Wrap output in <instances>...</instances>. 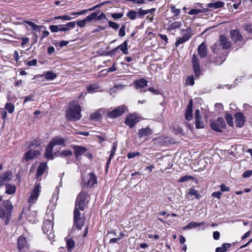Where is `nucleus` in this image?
Returning <instances> with one entry per match:
<instances>
[{"mask_svg":"<svg viewBox=\"0 0 252 252\" xmlns=\"http://www.w3.org/2000/svg\"><path fill=\"white\" fill-rule=\"evenodd\" d=\"M67 251L72 252L74 250L75 245V242L72 238H65Z\"/></svg>","mask_w":252,"mask_h":252,"instance_id":"4be33fe9","label":"nucleus"},{"mask_svg":"<svg viewBox=\"0 0 252 252\" xmlns=\"http://www.w3.org/2000/svg\"><path fill=\"white\" fill-rule=\"evenodd\" d=\"M243 108L246 111H250L252 109V107L247 103H244L243 105Z\"/></svg>","mask_w":252,"mask_h":252,"instance_id":"774afa93","label":"nucleus"},{"mask_svg":"<svg viewBox=\"0 0 252 252\" xmlns=\"http://www.w3.org/2000/svg\"><path fill=\"white\" fill-rule=\"evenodd\" d=\"M186 84L191 86H192L194 84L193 76H190L188 77L186 80Z\"/></svg>","mask_w":252,"mask_h":252,"instance_id":"3c124183","label":"nucleus"},{"mask_svg":"<svg viewBox=\"0 0 252 252\" xmlns=\"http://www.w3.org/2000/svg\"><path fill=\"white\" fill-rule=\"evenodd\" d=\"M123 15V13H114L112 14L111 16L114 19H118L121 18Z\"/></svg>","mask_w":252,"mask_h":252,"instance_id":"864d4df0","label":"nucleus"},{"mask_svg":"<svg viewBox=\"0 0 252 252\" xmlns=\"http://www.w3.org/2000/svg\"><path fill=\"white\" fill-rule=\"evenodd\" d=\"M126 26L125 25H123L120 29L119 32V35L121 37H123L125 35V29H126Z\"/></svg>","mask_w":252,"mask_h":252,"instance_id":"8fccbe9b","label":"nucleus"},{"mask_svg":"<svg viewBox=\"0 0 252 252\" xmlns=\"http://www.w3.org/2000/svg\"><path fill=\"white\" fill-rule=\"evenodd\" d=\"M193 179V177L189 175H185L182 177L180 180L178 181L179 182L183 183L186 182L189 180H191Z\"/></svg>","mask_w":252,"mask_h":252,"instance_id":"a18cd8bd","label":"nucleus"},{"mask_svg":"<svg viewBox=\"0 0 252 252\" xmlns=\"http://www.w3.org/2000/svg\"><path fill=\"white\" fill-rule=\"evenodd\" d=\"M41 187L39 184H36L32 191L31 192L30 197L28 199V202L31 204L35 203L39 195Z\"/></svg>","mask_w":252,"mask_h":252,"instance_id":"6e6552de","label":"nucleus"},{"mask_svg":"<svg viewBox=\"0 0 252 252\" xmlns=\"http://www.w3.org/2000/svg\"><path fill=\"white\" fill-rule=\"evenodd\" d=\"M126 110V107L125 105H122L115 108L112 111H108L106 115L109 118H116L122 115Z\"/></svg>","mask_w":252,"mask_h":252,"instance_id":"0eeeda50","label":"nucleus"},{"mask_svg":"<svg viewBox=\"0 0 252 252\" xmlns=\"http://www.w3.org/2000/svg\"><path fill=\"white\" fill-rule=\"evenodd\" d=\"M53 230V222L49 220H45L42 225V230L44 233L48 236L49 240H52L54 237Z\"/></svg>","mask_w":252,"mask_h":252,"instance_id":"39448f33","label":"nucleus"},{"mask_svg":"<svg viewBox=\"0 0 252 252\" xmlns=\"http://www.w3.org/2000/svg\"><path fill=\"white\" fill-rule=\"evenodd\" d=\"M101 117V114L98 112H96L93 114H91L90 116V119L95 121H99Z\"/></svg>","mask_w":252,"mask_h":252,"instance_id":"f704fd0d","label":"nucleus"},{"mask_svg":"<svg viewBox=\"0 0 252 252\" xmlns=\"http://www.w3.org/2000/svg\"><path fill=\"white\" fill-rule=\"evenodd\" d=\"M90 195L85 191H81L78 194L75 202L77 210L84 211L89 201Z\"/></svg>","mask_w":252,"mask_h":252,"instance_id":"7ed1b4c3","label":"nucleus"},{"mask_svg":"<svg viewBox=\"0 0 252 252\" xmlns=\"http://www.w3.org/2000/svg\"><path fill=\"white\" fill-rule=\"evenodd\" d=\"M202 10L200 9H192L189 12V15H197L200 13H201Z\"/></svg>","mask_w":252,"mask_h":252,"instance_id":"09e8293b","label":"nucleus"},{"mask_svg":"<svg viewBox=\"0 0 252 252\" xmlns=\"http://www.w3.org/2000/svg\"><path fill=\"white\" fill-rule=\"evenodd\" d=\"M87 22V21L86 20V18H85L82 20L78 21L77 22L76 24L80 28H83L86 26Z\"/></svg>","mask_w":252,"mask_h":252,"instance_id":"603ef678","label":"nucleus"},{"mask_svg":"<svg viewBox=\"0 0 252 252\" xmlns=\"http://www.w3.org/2000/svg\"><path fill=\"white\" fill-rule=\"evenodd\" d=\"M188 193L189 195H194L196 199L200 198V195L198 193L197 191L194 189H190Z\"/></svg>","mask_w":252,"mask_h":252,"instance_id":"58836bf2","label":"nucleus"},{"mask_svg":"<svg viewBox=\"0 0 252 252\" xmlns=\"http://www.w3.org/2000/svg\"><path fill=\"white\" fill-rule=\"evenodd\" d=\"M222 193L220 191L214 192L212 193V195L213 197L220 199Z\"/></svg>","mask_w":252,"mask_h":252,"instance_id":"338daca9","label":"nucleus"},{"mask_svg":"<svg viewBox=\"0 0 252 252\" xmlns=\"http://www.w3.org/2000/svg\"><path fill=\"white\" fill-rule=\"evenodd\" d=\"M230 36L233 42L239 45L244 44L245 41L238 30H233L230 32Z\"/></svg>","mask_w":252,"mask_h":252,"instance_id":"9d476101","label":"nucleus"},{"mask_svg":"<svg viewBox=\"0 0 252 252\" xmlns=\"http://www.w3.org/2000/svg\"><path fill=\"white\" fill-rule=\"evenodd\" d=\"M41 76H44L46 79L50 80L55 79L57 76L56 73L51 71L45 72L44 74Z\"/></svg>","mask_w":252,"mask_h":252,"instance_id":"c756f323","label":"nucleus"},{"mask_svg":"<svg viewBox=\"0 0 252 252\" xmlns=\"http://www.w3.org/2000/svg\"><path fill=\"white\" fill-rule=\"evenodd\" d=\"M140 121L139 117L136 114L129 115L126 119L125 123L130 128H132Z\"/></svg>","mask_w":252,"mask_h":252,"instance_id":"9b49d317","label":"nucleus"},{"mask_svg":"<svg viewBox=\"0 0 252 252\" xmlns=\"http://www.w3.org/2000/svg\"><path fill=\"white\" fill-rule=\"evenodd\" d=\"M191 61L195 77H198L200 74V63L195 54L193 55Z\"/></svg>","mask_w":252,"mask_h":252,"instance_id":"f8f14e48","label":"nucleus"},{"mask_svg":"<svg viewBox=\"0 0 252 252\" xmlns=\"http://www.w3.org/2000/svg\"><path fill=\"white\" fill-rule=\"evenodd\" d=\"M47 166L46 163L42 162L40 164L37 168L36 175L37 177L38 178L42 176L43 174L47 170Z\"/></svg>","mask_w":252,"mask_h":252,"instance_id":"5701e85b","label":"nucleus"},{"mask_svg":"<svg viewBox=\"0 0 252 252\" xmlns=\"http://www.w3.org/2000/svg\"><path fill=\"white\" fill-rule=\"evenodd\" d=\"M204 224V222H195V221H191L189 222L188 225L185 226L183 227V229L184 230L186 229H190L196 227L197 226L202 225Z\"/></svg>","mask_w":252,"mask_h":252,"instance_id":"cd10ccee","label":"nucleus"},{"mask_svg":"<svg viewBox=\"0 0 252 252\" xmlns=\"http://www.w3.org/2000/svg\"><path fill=\"white\" fill-rule=\"evenodd\" d=\"M97 183V178L93 172L85 173L82 175V184L85 187H91Z\"/></svg>","mask_w":252,"mask_h":252,"instance_id":"20e7f679","label":"nucleus"},{"mask_svg":"<svg viewBox=\"0 0 252 252\" xmlns=\"http://www.w3.org/2000/svg\"><path fill=\"white\" fill-rule=\"evenodd\" d=\"M117 144L116 143H114L111 151V153L109 158H112L114 156L117 149Z\"/></svg>","mask_w":252,"mask_h":252,"instance_id":"4d7b16f0","label":"nucleus"},{"mask_svg":"<svg viewBox=\"0 0 252 252\" xmlns=\"http://www.w3.org/2000/svg\"><path fill=\"white\" fill-rule=\"evenodd\" d=\"M220 189L222 191H229L230 190L229 188L224 184H222L220 186Z\"/></svg>","mask_w":252,"mask_h":252,"instance_id":"0e129e2a","label":"nucleus"},{"mask_svg":"<svg viewBox=\"0 0 252 252\" xmlns=\"http://www.w3.org/2000/svg\"><path fill=\"white\" fill-rule=\"evenodd\" d=\"M81 108L78 103L73 102L70 104L66 112L67 120L70 121H76L81 118Z\"/></svg>","mask_w":252,"mask_h":252,"instance_id":"f257e3e1","label":"nucleus"},{"mask_svg":"<svg viewBox=\"0 0 252 252\" xmlns=\"http://www.w3.org/2000/svg\"><path fill=\"white\" fill-rule=\"evenodd\" d=\"M192 105L193 102L192 100L191 99L190 100L189 104L187 107L185 112V118L187 121H190L192 118Z\"/></svg>","mask_w":252,"mask_h":252,"instance_id":"dca6fc26","label":"nucleus"},{"mask_svg":"<svg viewBox=\"0 0 252 252\" xmlns=\"http://www.w3.org/2000/svg\"><path fill=\"white\" fill-rule=\"evenodd\" d=\"M187 41H186L185 39H184L182 37H179L177 38V40L175 43V46H176V47H178L180 46V45L183 44Z\"/></svg>","mask_w":252,"mask_h":252,"instance_id":"c03bdc74","label":"nucleus"},{"mask_svg":"<svg viewBox=\"0 0 252 252\" xmlns=\"http://www.w3.org/2000/svg\"><path fill=\"white\" fill-rule=\"evenodd\" d=\"M147 83L148 82L144 78L134 81L136 89H140V92H145L146 91V90H143V88L147 86Z\"/></svg>","mask_w":252,"mask_h":252,"instance_id":"2eb2a0df","label":"nucleus"},{"mask_svg":"<svg viewBox=\"0 0 252 252\" xmlns=\"http://www.w3.org/2000/svg\"><path fill=\"white\" fill-rule=\"evenodd\" d=\"M198 54L201 58H204L206 57L207 52V48L204 42H202L197 48Z\"/></svg>","mask_w":252,"mask_h":252,"instance_id":"6ab92c4d","label":"nucleus"},{"mask_svg":"<svg viewBox=\"0 0 252 252\" xmlns=\"http://www.w3.org/2000/svg\"><path fill=\"white\" fill-rule=\"evenodd\" d=\"M100 11L98 12H94L92 13L90 15L88 16L86 18V20L87 21V22L91 21L95 19H96V17L98 13H99Z\"/></svg>","mask_w":252,"mask_h":252,"instance_id":"c9c22d12","label":"nucleus"},{"mask_svg":"<svg viewBox=\"0 0 252 252\" xmlns=\"http://www.w3.org/2000/svg\"><path fill=\"white\" fill-rule=\"evenodd\" d=\"M63 26H66L69 30L70 29H73L75 27L76 23L75 22H70Z\"/></svg>","mask_w":252,"mask_h":252,"instance_id":"6e6d98bb","label":"nucleus"},{"mask_svg":"<svg viewBox=\"0 0 252 252\" xmlns=\"http://www.w3.org/2000/svg\"><path fill=\"white\" fill-rule=\"evenodd\" d=\"M5 193L8 194H12L15 192L16 187L14 185H11L10 184H5Z\"/></svg>","mask_w":252,"mask_h":252,"instance_id":"7c9ffc66","label":"nucleus"},{"mask_svg":"<svg viewBox=\"0 0 252 252\" xmlns=\"http://www.w3.org/2000/svg\"><path fill=\"white\" fill-rule=\"evenodd\" d=\"M97 86L96 85H91L90 86L87 87V90L88 92L93 93L95 89H97Z\"/></svg>","mask_w":252,"mask_h":252,"instance_id":"13d9d810","label":"nucleus"},{"mask_svg":"<svg viewBox=\"0 0 252 252\" xmlns=\"http://www.w3.org/2000/svg\"><path fill=\"white\" fill-rule=\"evenodd\" d=\"M84 219L81 217V213L80 211L77 210L76 208L74 209V216H73V225L76 228L80 230L84 225Z\"/></svg>","mask_w":252,"mask_h":252,"instance_id":"423d86ee","label":"nucleus"},{"mask_svg":"<svg viewBox=\"0 0 252 252\" xmlns=\"http://www.w3.org/2000/svg\"><path fill=\"white\" fill-rule=\"evenodd\" d=\"M140 154L139 152H133L132 153H129L127 155V158H134L135 157L140 156Z\"/></svg>","mask_w":252,"mask_h":252,"instance_id":"052dcab7","label":"nucleus"},{"mask_svg":"<svg viewBox=\"0 0 252 252\" xmlns=\"http://www.w3.org/2000/svg\"><path fill=\"white\" fill-rule=\"evenodd\" d=\"M152 133V130L149 127L143 128L140 129L138 133V136L140 138L149 135Z\"/></svg>","mask_w":252,"mask_h":252,"instance_id":"b1692460","label":"nucleus"},{"mask_svg":"<svg viewBox=\"0 0 252 252\" xmlns=\"http://www.w3.org/2000/svg\"><path fill=\"white\" fill-rule=\"evenodd\" d=\"M14 105L11 103H7L5 105V109L9 113H12L14 112Z\"/></svg>","mask_w":252,"mask_h":252,"instance_id":"e433bc0d","label":"nucleus"},{"mask_svg":"<svg viewBox=\"0 0 252 252\" xmlns=\"http://www.w3.org/2000/svg\"><path fill=\"white\" fill-rule=\"evenodd\" d=\"M225 60L224 57H219L216 58L215 63L217 64H221Z\"/></svg>","mask_w":252,"mask_h":252,"instance_id":"5fc2aeb1","label":"nucleus"},{"mask_svg":"<svg viewBox=\"0 0 252 252\" xmlns=\"http://www.w3.org/2000/svg\"><path fill=\"white\" fill-rule=\"evenodd\" d=\"M219 44L224 49H227L231 46V42L228 40V38L223 35L220 36Z\"/></svg>","mask_w":252,"mask_h":252,"instance_id":"f3484780","label":"nucleus"},{"mask_svg":"<svg viewBox=\"0 0 252 252\" xmlns=\"http://www.w3.org/2000/svg\"><path fill=\"white\" fill-rule=\"evenodd\" d=\"M252 175V170H247L243 173V178H249Z\"/></svg>","mask_w":252,"mask_h":252,"instance_id":"680f3d73","label":"nucleus"},{"mask_svg":"<svg viewBox=\"0 0 252 252\" xmlns=\"http://www.w3.org/2000/svg\"><path fill=\"white\" fill-rule=\"evenodd\" d=\"M126 16L131 20H134L137 17L136 11L130 10L126 14Z\"/></svg>","mask_w":252,"mask_h":252,"instance_id":"4c0bfd02","label":"nucleus"},{"mask_svg":"<svg viewBox=\"0 0 252 252\" xmlns=\"http://www.w3.org/2000/svg\"><path fill=\"white\" fill-rule=\"evenodd\" d=\"M182 22L180 21H175L168 24V29L169 30H173L180 28L181 26Z\"/></svg>","mask_w":252,"mask_h":252,"instance_id":"2f4dec72","label":"nucleus"},{"mask_svg":"<svg viewBox=\"0 0 252 252\" xmlns=\"http://www.w3.org/2000/svg\"><path fill=\"white\" fill-rule=\"evenodd\" d=\"M37 63V61L36 59L32 60V61H30L27 62V64L29 66H35Z\"/></svg>","mask_w":252,"mask_h":252,"instance_id":"69168bd1","label":"nucleus"},{"mask_svg":"<svg viewBox=\"0 0 252 252\" xmlns=\"http://www.w3.org/2000/svg\"><path fill=\"white\" fill-rule=\"evenodd\" d=\"M224 5V3L221 1L210 2L207 4V7L210 8L217 9L222 7Z\"/></svg>","mask_w":252,"mask_h":252,"instance_id":"a878e982","label":"nucleus"},{"mask_svg":"<svg viewBox=\"0 0 252 252\" xmlns=\"http://www.w3.org/2000/svg\"><path fill=\"white\" fill-rule=\"evenodd\" d=\"M40 145V142L37 140H34L32 141L31 142L30 144L29 145V148L32 147H37Z\"/></svg>","mask_w":252,"mask_h":252,"instance_id":"de8ad7c7","label":"nucleus"},{"mask_svg":"<svg viewBox=\"0 0 252 252\" xmlns=\"http://www.w3.org/2000/svg\"><path fill=\"white\" fill-rule=\"evenodd\" d=\"M40 155V152L38 150H30L25 154V158H35Z\"/></svg>","mask_w":252,"mask_h":252,"instance_id":"393cba45","label":"nucleus"},{"mask_svg":"<svg viewBox=\"0 0 252 252\" xmlns=\"http://www.w3.org/2000/svg\"><path fill=\"white\" fill-rule=\"evenodd\" d=\"M34 96V94H31L28 96H25L24 104L28 102V101H33L34 100L33 97Z\"/></svg>","mask_w":252,"mask_h":252,"instance_id":"37998d69","label":"nucleus"},{"mask_svg":"<svg viewBox=\"0 0 252 252\" xmlns=\"http://www.w3.org/2000/svg\"><path fill=\"white\" fill-rule=\"evenodd\" d=\"M18 250L20 252H25L28 248V244L26 238L23 236L19 237L17 242Z\"/></svg>","mask_w":252,"mask_h":252,"instance_id":"ddd939ff","label":"nucleus"},{"mask_svg":"<svg viewBox=\"0 0 252 252\" xmlns=\"http://www.w3.org/2000/svg\"><path fill=\"white\" fill-rule=\"evenodd\" d=\"M127 44H128V41L126 40L122 44L118 46L117 47L115 48L113 50L114 52L116 51V50L118 49H120L122 53L125 55H127L128 52V48H127Z\"/></svg>","mask_w":252,"mask_h":252,"instance_id":"412c9836","label":"nucleus"},{"mask_svg":"<svg viewBox=\"0 0 252 252\" xmlns=\"http://www.w3.org/2000/svg\"><path fill=\"white\" fill-rule=\"evenodd\" d=\"M53 146L49 143L47 145L45 153V158H53Z\"/></svg>","mask_w":252,"mask_h":252,"instance_id":"c85d7f7f","label":"nucleus"},{"mask_svg":"<svg viewBox=\"0 0 252 252\" xmlns=\"http://www.w3.org/2000/svg\"><path fill=\"white\" fill-rule=\"evenodd\" d=\"M231 246L230 244L224 243L221 247H218L216 249V252H224Z\"/></svg>","mask_w":252,"mask_h":252,"instance_id":"473e14b6","label":"nucleus"},{"mask_svg":"<svg viewBox=\"0 0 252 252\" xmlns=\"http://www.w3.org/2000/svg\"><path fill=\"white\" fill-rule=\"evenodd\" d=\"M137 17L139 18H143L144 16L147 14L146 10H143L141 8L136 11Z\"/></svg>","mask_w":252,"mask_h":252,"instance_id":"ea45409f","label":"nucleus"},{"mask_svg":"<svg viewBox=\"0 0 252 252\" xmlns=\"http://www.w3.org/2000/svg\"><path fill=\"white\" fill-rule=\"evenodd\" d=\"M13 206L9 200H4L1 203L0 207V218L6 219L5 223L7 224L11 216Z\"/></svg>","mask_w":252,"mask_h":252,"instance_id":"f03ea898","label":"nucleus"},{"mask_svg":"<svg viewBox=\"0 0 252 252\" xmlns=\"http://www.w3.org/2000/svg\"><path fill=\"white\" fill-rule=\"evenodd\" d=\"M244 28L249 33H251L252 32V26L249 24H245L244 25Z\"/></svg>","mask_w":252,"mask_h":252,"instance_id":"e2e57ef3","label":"nucleus"},{"mask_svg":"<svg viewBox=\"0 0 252 252\" xmlns=\"http://www.w3.org/2000/svg\"><path fill=\"white\" fill-rule=\"evenodd\" d=\"M226 120L229 126H232L233 125V118L231 114H227L225 116Z\"/></svg>","mask_w":252,"mask_h":252,"instance_id":"79ce46f5","label":"nucleus"},{"mask_svg":"<svg viewBox=\"0 0 252 252\" xmlns=\"http://www.w3.org/2000/svg\"><path fill=\"white\" fill-rule=\"evenodd\" d=\"M75 155L76 157L88 156V158H92V155L90 154L87 150L83 147H77L75 149Z\"/></svg>","mask_w":252,"mask_h":252,"instance_id":"4468645a","label":"nucleus"},{"mask_svg":"<svg viewBox=\"0 0 252 252\" xmlns=\"http://www.w3.org/2000/svg\"><path fill=\"white\" fill-rule=\"evenodd\" d=\"M53 147L56 145H61L64 143V140L60 137H56L49 142Z\"/></svg>","mask_w":252,"mask_h":252,"instance_id":"bb28decb","label":"nucleus"},{"mask_svg":"<svg viewBox=\"0 0 252 252\" xmlns=\"http://www.w3.org/2000/svg\"><path fill=\"white\" fill-rule=\"evenodd\" d=\"M210 126L214 130L217 132H221V129L225 128L226 123L223 118H219L216 121L212 122Z\"/></svg>","mask_w":252,"mask_h":252,"instance_id":"1a4fd4ad","label":"nucleus"},{"mask_svg":"<svg viewBox=\"0 0 252 252\" xmlns=\"http://www.w3.org/2000/svg\"><path fill=\"white\" fill-rule=\"evenodd\" d=\"M108 24L110 27L113 28L114 30H117L119 28L120 25L117 23L109 21Z\"/></svg>","mask_w":252,"mask_h":252,"instance_id":"49530a36","label":"nucleus"},{"mask_svg":"<svg viewBox=\"0 0 252 252\" xmlns=\"http://www.w3.org/2000/svg\"><path fill=\"white\" fill-rule=\"evenodd\" d=\"M182 37L187 41L191 38V37L193 35L192 30L190 28H188L185 30H182Z\"/></svg>","mask_w":252,"mask_h":252,"instance_id":"aec40b11","label":"nucleus"},{"mask_svg":"<svg viewBox=\"0 0 252 252\" xmlns=\"http://www.w3.org/2000/svg\"><path fill=\"white\" fill-rule=\"evenodd\" d=\"M195 127L196 128H202L204 127L202 117L195 119Z\"/></svg>","mask_w":252,"mask_h":252,"instance_id":"72a5a7b5","label":"nucleus"},{"mask_svg":"<svg viewBox=\"0 0 252 252\" xmlns=\"http://www.w3.org/2000/svg\"><path fill=\"white\" fill-rule=\"evenodd\" d=\"M235 117L237 126L239 127L243 126L245 122V117L243 114L241 113H236Z\"/></svg>","mask_w":252,"mask_h":252,"instance_id":"a211bd4d","label":"nucleus"},{"mask_svg":"<svg viewBox=\"0 0 252 252\" xmlns=\"http://www.w3.org/2000/svg\"><path fill=\"white\" fill-rule=\"evenodd\" d=\"M181 10L180 9H176L173 11V13L174 14V15L172 17L173 19L175 20L177 19V17L180 14Z\"/></svg>","mask_w":252,"mask_h":252,"instance_id":"bf43d9fd","label":"nucleus"},{"mask_svg":"<svg viewBox=\"0 0 252 252\" xmlns=\"http://www.w3.org/2000/svg\"><path fill=\"white\" fill-rule=\"evenodd\" d=\"M63 25H51L49 29L52 32H56L60 31V27Z\"/></svg>","mask_w":252,"mask_h":252,"instance_id":"a19ab883","label":"nucleus"}]
</instances>
